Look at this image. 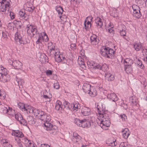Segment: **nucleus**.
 <instances>
[{"label":"nucleus","mask_w":147,"mask_h":147,"mask_svg":"<svg viewBox=\"0 0 147 147\" xmlns=\"http://www.w3.org/2000/svg\"><path fill=\"white\" fill-rule=\"evenodd\" d=\"M106 143L108 144L109 146H115L117 144L115 140H113V141L111 140H108L107 141Z\"/></svg>","instance_id":"obj_37"},{"label":"nucleus","mask_w":147,"mask_h":147,"mask_svg":"<svg viewBox=\"0 0 147 147\" xmlns=\"http://www.w3.org/2000/svg\"><path fill=\"white\" fill-rule=\"evenodd\" d=\"M107 97L110 100H111L113 101L114 102L115 105L116 104L115 102L117 100L118 98L117 95L114 93L108 94H107Z\"/></svg>","instance_id":"obj_16"},{"label":"nucleus","mask_w":147,"mask_h":147,"mask_svg":"<svg viewBox=\"0 0 147 147\" xmlns=\"http://www.w3.org/2000/svg\"><path fill=\"white\" fill-rule=\"evenodd\" d=\"M36 37H38L37 40L36 42V43L37 44H39L40 43H42V42L43 41L42 35L39 34V35H36Z\"/></svg>","instance_id":"obj_41"},{"label":"nucleus","mask_w":147,"mask_h":147,"mask_svg":"<svg viewBox=\"0 0 147 147\" xmlns=\"http://www.w3.org/2000/svg\"><path fill=\"white\" fill-rule=\"evenodd\" d=\"M95 22L96 25L99 27V28H101L103 25V22L102 20L99 17H97L95 20Z\"/></svg>","instance_id":"obj_31"},{"label":"nucleus","mask_w":147,"mask_h":147,"mask_svg":"<svg viewBox=\"0 0 147 147\" xmlns=\"http://www.w3.org/2000/svg\"><path fill=\"white\" fill-rule=\"evenodd\" d=\"M120 117L123 121H125L127 119V116L124 114L121 115Z\"/></svg>","instance_id":"obj_53"},{"label":"nucleus","mask_w":147,"mask_h":147,"mask_svg":"<svg viewBox=\"0 0 147 147\" xmlns=\"http://www.w3.org/2000/svg\"><path fill=\"white\" fill-rule=\"evenodd\" d=\"M15 40L17 42H19L20 44H24L23 38L21 34L18 32H17L15 35Z\"/></svg>","instance_id":"obj_11"},{"label":"nucleus","mask_w":147,"mask_h":147,"mask_svg":"<svg viewBox=\"0 0 147 147\" xmlns=\"http://www.w3.org/2000/svg\"><path fill=\"white\" fill-rule=\"evenodd\" d=\"M134 47L136 51L142 49V52L144 56L143 60L144 62L147 64V49H143V47L140 42L134 43Z\"/></svg>","instance_id":"obj_3"},{"label":"nucleus","mask_w":147,"mask_h":147,"mask_svg":"<svg viewBox=\"0 0 147 147\" xmlns=\"http://www.w3.org/2000/svg\"><path fill=\"white\" fill-rule=\"evenodd\" d=\"M84 50H82L80 52V54L82 56H83L84 55Z\"/></svg>","instance_id":"obj_64"},{"label":"nucleus","mask_w":147,"mask_h":147,"mask_svg":"<svg viewBox=\"0 0 147 147\" xmlns=\"http://www.w3.org/2000/svg\"><path fill=\"white\" fill-rule=\"evenodd\" d=\"M97 109L98 111V112L100 115L105 113V109L103 108L102 105H98L97 106Z\"/></svg>","instance_id":"obj_33"},{"label":"nucleus","mask_w":147,"mask_h":147,"mask_svg":"<svg viewBox=\"0 0 147 147\" xmlns=\"http://www.w3.org/2000/svg\"><path fill=\"white\" fill-rule=\"evenodd\" d=\"M92 17H87L86 18V20L85 21H88L90 22H91L92 21Z\"/></svg>","instance_id":"obj_57"},{"label":"nucleus","mask_w":147,"mask_h":147,"mask_svg":"<svg viewBox=\"0 0 147 147\" xmlns=\"http://www.w3.org/2000/svg\"><path fill=\"white\" fill-rule=\"evenodd\" d=\"M73 109L74 110H76L77 111L78 109H80L81 108V106L80 104L78 103H74L73 104Z\"/></svg>","instance_id":"obj_46"},{"label":"nucleus","mask_w":147,"mask_h":147,"mask_svg":"<svg viewBox=\"0 0 147 147\" xmlns=\"http://www.w3.org/2000/svg\"><path fill=\"white\" fill-rule=\"evenodd\" d=\"M82 120H80L79 119L76 118L74 120V123L78 126L81 127Z\"/></svg>","instance_id":"obj_45"},{"label":"nucleus","mask_w":147,"mask_h":147,"mask_svg":"<svg viewBox=\"0 0 147 147\" xmlns=\"http://www.w3.org/2000/svg\"><path fill=\"white\" fill-rule=\"evenodd\" d=\"M55 9L58 13L59 16L61 19V16L63 11V8L60 6H57L56 7Z\"/></svg>","instance_id":"obj_28"},{"label":"nucleus","mask_w":147,"mask_h":147,"mask_svg":"<svg viewBox=\"0 0 147 147\" xmlns=\"http://www.w3.org/2000/svg\"><path fill=\"white\" fill-rule=\"evenodd\" d=\"M26 29L27 32L28 34H30L33 36L35 35H39V33L36 27L35 26L31 25H28L27 26Z\"/></svg>","instance_id":"obj_6"},{"label":"nucleus","mask_w":147,"mask_h":147,"mask_svg":"<svg viewBox=\"0 0 147 147\" xmlns=\"http://www.w3.org/2000/svg\"><path fill=\"white\" fill-rule=\"evenodd\" d=\"M145 0H136V1L138 5H144V3L145 4Z\"/></svg>","instance_id":"obj_48"},{"label":"nucleus","mask_w":147,"mask_h":147,"mask_svg":"<svg viewBox=\"0 0 147 147\" xmlns=\"http://www.w3.org/2000/svg\"><path fill=\"white\" fill-rule=\"evenodd\" d=\"M3 143L4 147H12V145H11L6 140H5V141H3Z\"/></svg>","instance_id":"obj_49"},{"label":"nucleus","mask_w":147,"mask_h":147,"mask_svg":"<svg viewBox=\"0 0 147 147\" xmlns=\"http://www.w3.org/2000/svg\"><path fill=\"white\" fill-rule=\"evenodd\" d=\"M120 34L122 36H125L126 34V32L125 30H121L120 32Z\"/></svg>","instance_id":"obj_60"},{"label":"nucleus","mask_w":147,"mask_h":147,"mask_svg":"<svg viewBox=\"0 0 147 147\" xmlns=\"http://www.w3.org/2000/svg\"><path fill=\"white\" fill-rule=\"evenodd\" d=\"M87 63L88 67L91 69H98L105 71L106 69L105 68L106 67L107 68L105 64L102 66L98 63H94L92 61H88Z\"/></svg>","instance_id":"obj_5"},{"label":"nucleus","mask_w":147,"mask_h":147,"mask_svg":"<svg viewBox=\"0 0 147 147\" xmlns=\"http://www.w3.org/2000/svg\"><path fill=\"white\" fill-rule=\"evenodd\" d=\"M134 61L132 59L129 58H126L123 61V63L124 65H132Z\"/></svg>","instance_id":"obj_30"},{"label":"nucleus","mask_w":147,"mask_h":147,"mask_svg":"<svg viewBox=\"0 0 147 147\" xmlns=\"http://www.w3.org/2000/svg\"><path fill=\"white\" fill-rule=\"evenodd\" d=\"M19 122L21 124H23V125H25L26 124V121L23 119L22 117V119H21V120H20L19 121Z\"/></svg>","instance_id":"obj_54"},{"label":"nucleus","mask_w":147,"mask_h":147,"mask_svg":"<svg viewBox=\"0 0 147 147\" xmlns=\"http://www.w3.org/2000/svg\"><path fill=\"white\" fill-rule=\"evenodd\" d=\"M105 80L109 81H112L114 79V75L110 73H106L105 74Z\"/></svg>","instance_id":"obj_20"},{"label":"nucleus","mask_w":147,"mask_h":147,"mask_svg":"<svg viewBox=\"0 0 147 147\" xmlns=\"http://www.w3.org/2000/svg\"><path fill=\"white\" fill-rule=\"evenodd\" d=\"M72 140L74 142H77L79 144L81 141V137L76 133L74 132Z\"/></svg>","instance_id":"obj_17"},{"label":"nucleus","mask_w":147,"mask_h":147,"mask_svg":"<svg viewBox=\"0 0 147 147\" xmlns=\"http://www.w3.org/2000/svg\"><path fill=\"white\" fill-rule=\"evenodd\" d=\"M62 105L61 102L59 100H57L56 102L55 108L56 110H59L62 109Z\"/></svg>","instance_id":"obj_36"},{"label":"nucleus","mask_w":147,"mask_h":147,"mask_svg":"<svg viewBox=\"0 0 147 147\" xmlns=\"http://www.w3.org/2000/svg\"><path fill=\"white\" fill-rule=\"evenodd\" d=\"M2 109L3 113H7L10 115H12L11 113H14L15 112L14 110L7 106H6V107H2Z\"/></svg>","instance_id":"obj_15"},{"label":"nucleus","mask_w":147,"mask_h":147,"mask_svg":"<svg viewBox=\"0 0 147 147\" xmlns=\"http://www.w3.org/2000/svg\"><path fill=\"white\" fill-rule=\"evenodd\" d=\"M0 73H2L1 78V81L3 82H5L10 80V76L8 74L7 69L0 65Z\"/></svg>","instance_id":"obj_4"},{"label":"nucleus","mask_w":147,"mask_h":147,"mask_svg":"<svg viewBox=\"0 0 147 147\" xmlns=\"http://www.w3.org/2000/svg\"><path fill=\"white\" fill-rule=\"evenodd\" d=\"M27 119L29 124H33L35 123L34 119L32 116H28Z\"/></svg>","instance_id":"obj_39"},{"label":"nucleus","mask_w":147,"mask_h":147,"mask_svg":"<svg viewBox=\"0 0 147 147\" xmlns=\"http://www.w3.org/2000/svg\"><path fill=\"white\" fill-rule=\"evenodd\" d=\"M16 80L20 87V86H22L24 84V80L21 78H17Z\"/></svg>","instance_id":"obj_43"},{"label":"nucleus","mask_w":147,"mask_h":147,"mask_svg":"<svg viewBox=\"0 0 147 147\" xmlns=\"http://www.w3.org/2000/svg\"><path fill=\"white\" fill-rule=\"evenodd\" d=\"M99 118L98 119L100 121L99 125L102 128L104 126L107 127H108L110 126L111 123L108 114L105 113L101 114L100 115Z\"/></svg>","instance_id":"obj_2"},{"label":"nucleus","mask_w":147,"mask_h":147,"mask_svg":"<svg viewBox=\"0 0 147 147\" xmlns=\"http://www.w3.org/2000/svg\"><path fill=\"white\" fill-rule=\"evenodd\" d=\"M10 0H0V11L5 12L9 9Z\"/></svg>","instance_id":"obj_8"},{"label":"nucleus","mask_w":147,"mask_h":147,"mask_svg":"<svg viewBox=\"0 0 147 147\" xmlns=\"http://www.w3.org/2000/svg\"><path fill=\"white\" fill-rule=\"evenodd\" d=\"M53 71L52 70H48L45 71L46 74L47 76H49L52 75Z\"/></svg>","instance_id":"obj_51"},{"label":"nucleus","mask_w":147,"mask_h":147,"mask_svg":"<svg viewBox=\"0 0 147 147\" xmlns=\"http://www.w3.org/2000/svg\"><path fill=\"white\" fill-rule=\"evenodd\" d=\"M49 121H46L44 123V125L47 130L49 131L54 126L50 123L49 122Z\"/></svg>","instance_id":"obj_34"},{"label":"nucleus","mask_w":147,"mask_h":147,"mask_svg":"<svg viewBox=\"0 0 147 147\" xmlns=\"http://www.w3.org/2000/svg\"><path fill=\"white\" fill-rule=\"evenodd\" d=\"M122 133L123 137L125 139H127L129 135L130 132L127 128H125L122 131Z\"/></svg>","instance_id":"obj_25"},{"label":"nucleus","mask_w":147,"mask_h":147,"mask_svg":"<svg viewBox=\"0 0 147 147\" xmlns=\"http://www.w3.org/2000/svg\"><path fill=\"white\" fill-rule=\"evenodd\" d=\"M87 93L90 96L92 97H94L97 95L96 90L95 89L92 90L91 89Z\"/></svg>","instance_id":"obj_40"},{"label":"nucleus","mask_w":147,"mask_h":147,"mask_svg":"<svg viewBox=\"0 0 147 147\" xmlns=\"http://www.w3.org/2000/svg\"><path fill=\"white\" fill-rule=\"evenodd\" d=\"M136 65L138 67L143 69L144 67L143 65L142 64L141 61L138 59H137L135 62Z\"/></svg>","instance_id":"obj_38"},{"label":"nucleus","mask_w":147,"mask_h":147,"mask_svg":"<svg viewBox=\"0 0 147 147\" xmlns=\"http://www.w3.org/2000/svg\"><path fill=\"white\" fill-rule=\"evenodd\" d=\"M90 109L89 107L84 106L82 108L81 113L84 116H87L90 114Z\"/></svg>","instance_id":"obj_13"},{"label":"nucleus","mask_w":147,"mask_h":147,"mask_svg":"<svg viewBox=\"0 0 147 147\" xmlns=\"http://www.w3.org/2000/svg\"><path fill=\"white\" fill-rule=\"evenodd\" d=\"M48 53L50 55H52V53H54V52L55 51V50L57 49H59L57 47H55L54 44L52 42H50L48 43Z\"/></svg>","instance_id":"obj_10"},{"label":"nucleus","mask_w":147,"mask_h":147,"mask_svg":"<svg viewBox=\"0 0 147 147\" xmlns=\"http://www.w3.org/2000/svg\"><path fill=\"white\" fill-rule=\"evenodd\" d=\"M43 33L44 36L42 35V37L43 38V40L45 42H47L48 41V37L45 33Z\"/></svg>","instance_id":"obj_50"},{"label":"nucleus","mask_w":147,"mask_h":147,"mask_svg":"<svg viewBox=\"0 0 147 147\" xmlns=\"http://www.w3.org/2000/svg\"><path fill=\"white\" fill-rule=\"evenodd\" d=\"M20 16L25 20H27L28 18V16L26 14L25 10L22 9L20 10L19 12Z\"/></svg>","instance_id":"obj_24"},{"label":"nucleus","mask_w":147,"mask_h":147,"mask_svg":"<svg viewBox=\"0 0 147 147\" xmlns=\"http://www.w3.org/2000/svg\"><path fill=\"white\" fill-rule=\"evenodd\" d=\"M53 87L56 89H59V82L57 81L54 84Z\"/></svg>","instance_id":"obj_52"},{"label":"nucleus","mask_w":147,"mask_h":147,"mask_svg":"<svg viewBox=\"0 0 147 147\" xmlns=\"http://www.w3.org/2000/svg\"><path fill=\"white\" fill-rule=\"evenodd\" d=\"M21 142L24 143H25V141L28 140V139L25 137H22L21 139Z\"/></svg>","instance_id":"obj_62"},{"label":"nucleus","mask_w":147,"mask_h":147,"mask_svg":"<svg viewBox=\"0 0 147 147\" xmlns=\"http://www.w3.org/2000/svg\"><path fill=\"white\" fill-rule=\"evenodd\" d=\"M129 100L133 104L135 105L137 102V100L135 96H131L129 98Z\"/></svg>","instance_id":"obj_42"},{"label":"nucleus","mask_w":147,"mask_h":147,"mask_svg":"<svg viewBox=\"0 0 147 147\" xmlns=\"http://www.w3.org/2000/svg\"><path fill=\"white\" fill-rule=\"evenodd\" d=\"M38 118L43 121L45 122L46 121H50L51 120L50 117L48 115L44 112H43V114L41 115H40Z\"/></svg>","instance_id":"obj_14"},{"label":"nucleus","mask_w":147,"mask_h":147,"mask_svg":"<svg viewBox=\"0 0 147 147\" xmlns=\"http://www.w3.org/2000/svg\"><path fill=\"white\" fill-rule=\"evenodd\" d=\"M108 47L106 46H105L102 47L101 48L100 53L103 57H105V55H107V52Z\"/></svg>","instance_id":"obj_27"},{"label":"nucleus","mask_w":147,"mask_h":147,"mask_svg":"<svg viewBox=\"0 0 147 147\" xmlns=\"http://www.w3.org/2000/svg\"><path fill=\"white\" fill-rule=\"evenodd\" d=\"M84 91L86 93H88L91 88V85L88 83H84L82 87Z\"/></svg>","instance_id":"obj_26"},{"label":"nucleus","mask_w":147,"mask_h":147,"mask_svg":"<svg viewBox=\"0 0 147 147\" xmlns=\"http://www.w3.org/2000/svg\"><path fill=\"white\" fill-rule=\"evenodd\" d=\"M34 9V7L33 6L31 7H28L27 10L29 12H32Z\"/></svg>","instance_id":"obj_56"},{"label":"nucleus","mask_w":147,"mask_h":147,"mask_svg":"<svg viewBox=\"0 0 147 147\" xmlns=\"http://www.w3.org/2000/svg\"><path fill=\"white\" fill-rule=\"evenodd\" d=\"M107 51V55H105V57L107 58H112L114 55V51L112 49H111L109 47Z\"/></svg>","instance_id":"obj_23"},{"label":"nucleus","mask_w":147,"mask_h":147,"mask_svg":"<svg viewBox=\"0 0 147 147\" xmlns=\"http://www.w3.org/2000/svg\"><path fill=\"white\" fill-rule=\"evenodd\" d=\"M81 127L83 128H88L91 125L90 122L87 120L86 119H84L82 120Z\"/></svg>","instance_id":"obj_21"},{"label":"nucleus","mask_w":147,"mask_h":147,"mask_svg":"<svg viewBox=\"0 0 147 147\" xmlns=\"http://www.w3.org/2000/svg\"><path fill=\"white\" fill-rule=\"evenodd\" d=\"M15 140L18 143V144L19 146L20 147H23V146L21 142H20L21 141H19L18 140V139L15 138Z\"/></svg>","instance_id":"obj_61"},{"label":"nucleus","mask_w":147,"mask_h":147,"mask_svg":"<svg viewBox=\"0 0 147 147\" xmlns=\"http://www.w3.org/2000/svg\"><path fill=\"white\" fill-rule=\"evenodd\" d=\"M124 70L127 74L131 73L132 71V65H124Z\"/></svg>","instance_id":"obj_32"},{"label":"nucleus","mask_w":147,"mask_h":147,"mask_svg":"<svg viewBox=\"0 0 147 147\" xmlns=\"http://www.w3.org/2000/svg\"><path fill=\"white\" fill-rule=\"evenodd\" d=\"M34 142L32 141H30L29 143H28V145H26V147H32V145L33 144Z\"/></svg>","instance_id":"obj_58"},{"label":"nucleus","mask_w":147,"mask_h":147,"mask_svg":"<svg viewBox=\"0 0 147 147\" xmlns=\"http://www.w3.org/2000/svg\"><path fill=\"white\" fill-rule=\"evenodd\" d=\"M71 48L73 50H74L76 49V45L75 44H71L70 45Z\"/></svg>","instance_id":"obj_63"},{"label":"nucleus","mask_w":147,"mask_h":147,"mask_svg":"<svg viewBox=\"0 0 147 147\" xmlns=\"http://www.w3.org/2000/svg\"><path fill=\"white\" fill-rule=\"evenodd\" d=\"M22 64L18 60L14 61L13 66L16 69H20L22 68Z\"/></svg>","instance_id":"obj_22"},{"label":"nucleus","mask_w":147,"mask_h":147,"mask_svg":"<svg viewBox=\"0 0 147 147\" xmlns=\"http://www.w3.org/2000/svg\"><path fill=\"white\" fill-rule=\"evenodd\" d=\"M70 104L68 102L66 101H65L63 102V105L64 107L65 108H66L67 107V108H69V105Z\"/></svg>","instance_id":"obj_55"},{"label":"nucleus","mask_w":147,"mask_h":147,"mask_svg":"<svg viewBox=\"0 0 147 147\" xmlns=\"http://www.w3.org/2000/svg\"><path fill=\"white\" fill-rule=\"evenodd\" d=\"M91 43L92 45H97L99 42V40L97 36L95 34H93L90 37Z\"/></svg>","instance_id":"obj_18"},{"label":"nucleus","mask_w":147,"mask_h":147,"mask_svg":"<svg viewBox=\"0 0 147 147\" xmlns=\"http://www.w3.org/2000/svg\"><path fill=\"white\" fill-rule=\"evenodd\" d=\"M55 59L56 61L58 62L63 61V63H65L67 61L66 59L62 54L60 53L59 49H57L54 52Z\"/></svg>","instance_id":"obj_7"},{"label":"nucleus","mask_w":147,"mask_h":147,"mask_svg":"<svg viewBox=\"0 0 147 147\" xmlns=\"http://www.w3.org/2000/svg\"><path fill=\"white\" fill-rule=\"evenodd\" d=\"M50 146L47 144H41L39 147H49Z\"/></svg>","instance_id":"obj_59"},{"label":"nucleus","mask_w":147,"mask_h":147,"mask_svg":"<svg viewBox=\"0 0 147 147\" xmlns=\"http://www.w3.org/2000/svg\"><path fill=\"white\" fill-rule=\"evenodd\" d=\"M40 60L43 63L48 62V57L45 54H42L40 56Z\"/></svg>","instance_id":"obj_35"},{"label":"nucleus","mask_w":147,"mask_h":147,"mask_svg":"<svg viewBox=\"0 0 147 147\" xmlns=\"http://www.w3.org/2000/svg\"><path fill=\"white\" fill-rule=\"evenodd\" d=\"M12 135L18 138V140L21 141V139L24 137V134L19 130L13 131L11 134Z\"/></svg>","instance_id":"obj_12"},{"label":"nucleus","mask_w":147,"mask_h":147,"mask_svg":"<svg viewBox=\"0 0 147 147\" xmlns=\"http://www.w3.org/2000/svg\"><path fill=\"white\" fill-rule=\"evenodd\" d=\"M18 107L22 111H26L28 114L32 113L38 118L40 115L43 114V111H40L38 109L34 108L31 106L21 103L18 105Z\"/></svg>","instance_id":"obj_1"},{"label":"nucleus","mask_w":147,"mask_h":147,"mask_svg":"<svg viewBox=\"0 0 147 147\" xmlns=\"http://www.w3.org/2000/svg\"><path fill=\"white\" fill-rule=\"evenodd\" d=\"M49 131V133L53 135H55L57 134L58 132L57 127L55 125Z\"/></svg>","instance_id":"obj_29"},{"label":"nucleus","mask_w":147,"mask_h":147,"mask_svg":"<svg viewBox=\"0 0 147 147\" xmlns=\"http://www.w3.org/2000/svg\"><path fill=\"white\" fill-rule=\"evenodd\" d=\"M84 24L85 29H88L91 28V22L85 21Z\"/></svg>","instance_id":"obj_44"},{"label":"nucleus","mask_w":147,"mask_h":147,"mask_svg":"<svg viewBox=\"0 0 147 147\" xmlns=\"http://www.w3.org/2000/svg\"><path fill=\"white\" fill-rule=\"evenodd\" d=\"M78 63L80 65V67L83 69H86V66L84 61V59L81 56H79L78 60Z\"/></svg>","instance_id":"obj_19"},{"label":"nucleus","mask_w":147,"mask_h":147,"mask_svg":"<svg viewBox=\"0 0 147 147\" xmlns=\"http://www.w3.org/2000/svg\"><path fill=\"white\" fill-rule=\"evenodd\" d=\"M132 7L133 10L132 14L133 16L136 18H140L142 16L140 8L138 5H132Z\"/></svg>","instance_id":"obj_9"},{"label":"nucleus","mask_w":147,"mask_h":147,"mask_svg":"<svg viewBox=\"0 0 147 147\" xmlns=\"http://www.w3.org/2000/svg\"><path fill=\"white\" fill-rule=\"evenodd\" d=\"M15 118L19 122L20 120L22 119V117L21 114L19 113H18L15 114Z\"/></svg>","instance_id":"obj_47"}]
</instances>
